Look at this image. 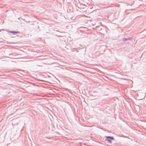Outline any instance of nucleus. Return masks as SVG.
<instances>
[{
	"label": "nucleus",
	"instance_id": "f257e3e1",
	"mask_svg": "<svg viewBox=\"0 0 146 146\" xmlns=\"http://www.w3.org/2000/svg\"><path fill=\"white\" fill-rule=\"evenodd\" d=\"M105 137L106 138V139L105 140L106 141H108L110 143H111L112 142V140H114V137L113 136H105Z\"/></svg>",
	"mask_w": 146,
	"mask_h": 146
},
{
	"label": "nucleus",
	"instance_id": "f03ea898",
	"mask_svg": "<svg viewBox=\"0 0 146 146\" xmlns=\"http://www.w3.org/2000/svg\"><path fill=\"white\" fill-rule=\"evenodd\" d=\"M132 39V38L131 37H129L128 38H122V40L123 41H126L128 40H131Z\"/></svg>",
	"mask_w": 146,
	"mask_h": 146
},
{
	"label": "nucleus",
	"instance_id": "7ed1b4c3",
	"mask_svg": "<svg viewBox=\"0 0 146 146\" xmlns=\"http://www.w3.org/2000/svg\"><path fill=\"white\" fill-rule=\"evenodd\" d=\"M9 32L11 33H13L14 34L20 33L18 31H9Z\"/></svg>",
	"mask_w": 146,
	"mask_h": 146
},
{
	"label": "nucleus",
	"instance_id": "20e7f679",
	"mask_svg": "<svg viewBox=\"0 0 146 146\" xmlns=\"http://www.w3.org/2000/svg\"><path fill=\"white\" fill-rule=\"evenodd\" d=\"M56 36H57L58 37H62V36H61V35H56Z\"/></svg>",
	"mask_w": 146,
	"mask_h": 146
},
{
	"label": "nucleus",
	"instance_id": "39448f33",
	"mask_svg": "<svg viewBox=\"0 0 146 146\" xmlns=\"http://www.w3.org/2000/svg\"><path fill=\"white\" fill-rule=\"evenodd\" d=\"M3 30V29L0 30V32H1V30Z\"/></svg>",
	"mask_w": 146,
	"mask_h": 146
}]
</instances>
